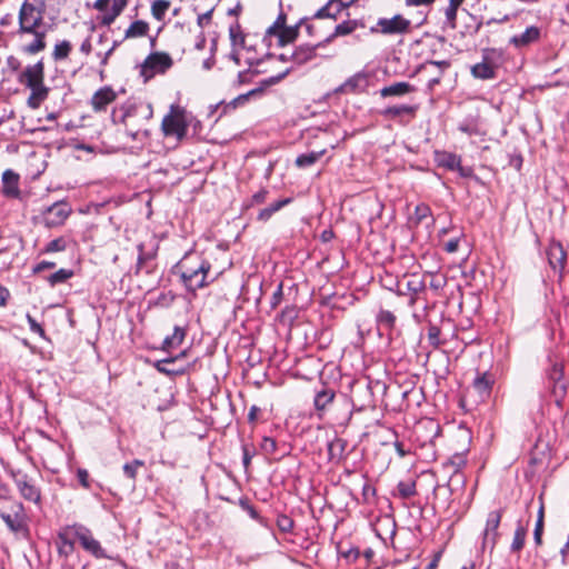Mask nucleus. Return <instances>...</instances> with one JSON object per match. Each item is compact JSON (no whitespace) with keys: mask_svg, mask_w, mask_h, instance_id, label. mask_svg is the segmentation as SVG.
Here are the masks:
<instances>
[{"mask_svg":"<svg viewBox=\"0 0 569 569\" xmlns=\"http://www.w3.org/2000/svg\"><path fill=\"white\" fill-rule=\"evenodd\" d=\"M122 43V40H114L111 47L106 52H97V57L100 59L99 76L101 80L104 78V67L109 63L110 57L113 54L116 49Z\"/></svg>","mask_w":569,"mask_h":569,"instance_id":"42","label":"nucleus"},{"mask_svg":"<svg viewBox=\"0 0 569 569\" xmlns=\"http://www.w3.org/2000/svg\"><path fill=\"white\" fill-rule=\"evenodd\" d=\"M33 36V40L23 47V52L28 54H36L46 49V31H36V33H30Z\"/></svg>","mask_w":569,"mask_h":569,"instance_id":"27","label":"nucleus"},{"mask_svg":"<svg viewBox=\"0 0 569 569\" xmlns=\"http://www.w3.org/2000/svg\"><path fill=\"white\" fill-rule=\"evenodd\" d=\"M186 335V328L176 326L173 333L164 338L162 342V349L169 351L172 348L179 347L183 342Z\"/></svg>","mask_w":569,"mask_h":569,"instance_id":"28","label":"nucleus"},{"mask_svg":"<svg viewBox=\"0 0 569 569\" xmlns=\"http://www.w3.org/2000/svg\"><path fill=\"white\" fill-rule=\"evenodd\" d=\"M170 4L169 0H154L151 3L152 17L158 21H162L167 10L170 8Z\"/></svg>","mask_w":569,"mask_h":569,"instance_id":"43","label":"nucleus"},{"mask_svg":"<svg viewBox=\"0 0 569 569\" xmlns=\"http://www.w3.org/2000/svg\"><path fill=\"white\" fill-rule=\"evenodd\" d=\"M137 249H138L139 254H138V259H137L136 273H139L140 270L148 267V262H150L151 260H153L156 258L158 247L156 246L150 250H146L144 244L139 243Z\"/></svg>","mask_w":569,"mask_h":569,"instance_id":"30","label":"nucleus"},{"mask_svg":"<svg viewBox=\"0 0 569 569\" xmlns=\"http://www.w3.org/2000/svg\"><path fill=\"white\" fill-rule=\"evenodd\" d=\"M73 536L79 540L81 547L93 557L98 559L108 558L100 542L93 538L90 529L87 527L82 525H73Z\"/></svg>","mask_w":569,"mask_h":569,"instance_id":"11","label":"nucleus"},{"mask_svg":"<svg viewBox=\"0 0 569 569\" xmlns=\"http://www.w3.org/2000/svg\"><path fill=\"white\" fill-rule=\"evenodd\" d=\"M291 202V198H284L281 200H278L270 206L266 207L264 209L260 210L258 213L257 219L259 221H268L276 212H278L280 209H282L284 206L289 204Z\"/></svg>","mask_w":569,"mask_h":569,"instance_id":"33","label":"nucleus"},{"mask_svg":"<svg viewBox=\"0 0 569 569\" xmlns=\"http://www.w3.org/2000/svg\"><path fill=\"white\" fill-rule=\"evenodd\" d=\"M495 377L489 372L479 373L472 383L473 389L478 392L481 400L487 399L492 390Z\"/></svg>","mask_w":569,"mask_h":569,"instance_id":"21","label":"nucleus"},{"mask_svg":"<svg viewBox=\"0 0 569 569\" xmlns=\"http://www.w3.org/2000/svg\"><path fill=\"white\" fill-rule=\"evenodd\" d=\"M347 442L341 438H336L328 443V455L330 460H339L342 458Z\"/></svg>","mask_w":569,"mask_h":569,"instance_id":"39","label":"nucleus"},{"mask_svg":"<svg viewBox=\"0 0 569 569\" xmlns=\"http://www.w3.org/2000/svg\"><path fill=\"white\" fill-rule=\"evenodd\" d=\"M295 526L293 520L287 515H279L277 518V527L281 532L289 533Z\"/></svg>","mask_w":569,"mask_h":569,"instance_id":"54","label":"nucleus"},{"mask_svg":"<svg viewBox=\"0 0 569 569\" xmlns=\"http://www.w3.org/2000/svg\"><path fill=\"white\" fill-rule=\"evenodd\" d=\"M376 320L379 328L388 331L392 330L396 325V316L389 310L381 309L378 312Z\"/></svg>","mask_w":569,"mask_h":569,"instance_id":"40","label":"nucleus"},{"mask_svg":"<svg viewBox=\"0 0 569 569\" xmlns=\"http://www.w3.org/2000/svg\"><path fill=\"white\" fill-rule=\"evenodd\" d=\"M336 398V392L331 388L323 387L321 390L317 391L313 398V406L317 410V415L319 418L322 417V413L329 408V406L333 402Z\"/></svg>","mask_w":569,"mask_h":569,"instance_id":"20","label":"nucleus"},{"mask_svg":"<svg viewBox=\"0 0 569 569\" xmlns=\"http://www.w3.org/2000/svg\"><path fill=\"white\" fill-rule=\"evenodd\" d=\"M543 526L545 525L541 520L536 521V526H535V530H533V540H535L536 546L542 545Z\"/></svg>","mask_w":569,"mask_h":569,"instance_id":"64","label":"nucleus"},{"mask_svg":"<svg viewBox=\"0 0 569 569\" xmlns=\"http://www.w3.org/2000/svg\"><path fill=\"white\" fill-rule=\"evenodd\" d=\"M46 13L44 0H24L19 9V34L36 33L41 31Z\"/></svg>","mask_w":569,"mask_h":569,"instance_id":"4","label":"nucleus"},{"mask_svg":"<svg viewBox=\"0 0 569 569\" xmlns=\"http://www.w3.org/2000/svg\"><path fill=\"white\" fill-rule=\"evenodd\" d=\"M428 66H436L440 69L439 73L442 74L445 70H447L450 67V62L447 60H429L426 61L423 64L420 66V69H426Z\"/></svg>","mask_w":569,"mask_h":569,"instance_id":"63","label":"nucleus"},{"mask_svg":"<svg viewBox=\"0 0 569 569\" xmlns=\"http://www.w3.org/2000/svg\"><path fill=\"white\" fill-rule=\"evenodd\" d=\"M19 82L31 90L27 100L29 108L36 110L48 98L50 89L44 84V63L42 60L24 68Z\"/></svg>","mask_w":569,"mask_h":569,"instance_id":"2","label":"nucleus"},{"mask_svg":"<svg viewBox=\"0 0 569 569\" xmlns=\"http://www.w3.org/2000/svg\"><path fill=\"white\" fill-rule=\"evenodd\" d=\"M399 496L402 499H409L417 493L415 481H400L397 486Z\"/></svg>","mask_w":569,"mask_h":569,"instance_id":"48","label":"nucleus"},{"mask_svg":"<svg viewBox=\"0 0 569 569\" xmlns=\"http://www.w3.org/2000/svg\"><path fill=\"white\" fill-rule=\"evenodd\" d=\"M426 289L427 287L423 278L417 273H413L407 280L405 289H401L400 287L398 288L397 295L406 296L407 293H409L410 299L408 301V305L410 307H413L418 302V300L421 299V295L426 292Z\"/></svg>","mask_w":569,"mask_h":569,"instance_id":"14","label":"nucleus"},{"mask_svg":"<svg viewBox=\"0 0 569 569\" xmlns=\"http://www.w3.org/2000/svg\"><path fill=\"white\" fill-rule=\"evenodd\" d=\"M116 92L110 87L99 89L91 99V106L96 111H102L116 100Z\"/></svg>","mask_w":569,"mask_h":569,"instance_id":"22","label":"nucleus"},{"mask_svg":"<svg viewBox=\"0 0 569 569\" xmlns=\"http://www.w3.org/2000/svg\"><path fill=\"white\" fill-rule=\"evenodd\" d=\"M465 453H455L443 465L445 468L451 469L452 473H457L466 465Z\"/></svg>","mask_w":569,"mask_h":569,"instance_id":"47","label":"nucleus"},{"mask_svg":"<svg viewBox=\"0 0 569 569\" xmlns=\"http://www.w3.org/2000/svg\"><path fill=\"white\" fill-rule=\"evenodd\" d=\"M358 27L356 20L343 21L336 26L333 33L327 37L323 42L326 44L330 43L336 37L347 36L352 33Z\"/></svg>","mask_w":569,"mask_h":569,"instance_id":"31","label":"nucleus"},{"mask_svg":"<svg viewBox=\"0 0 569 569\" xmlns=\"http://www.w3.org/2000/svg\"><path fill=\"white\" fill-rule=\"evenodd\" d=\"M436 160L440 167L449 170H456V168L461 163V158L459 156L447 151L438 152L436 154Z\"/></svg>","mask_w":569,"mask_h":569,"instance_id":"32","label":"nucleus"},{"mask_svg":"<svg viewBox=\"0 0 569 569\" xmlns=\"http://www.w3.org/2000/svg\"><path fill=\"white\" fill-rule=\"evenodd\" d=\"M0 518L11 532L23 538L29 536L28 516L21 502L14 501L8 510H0Z\"/></svg>","mask_w":569,"mask_h":569,"instance_id":"5","label":"nucleus"},{"mask_svg":"<svg viewBox=\"0 0 569 569\" xmlns=\"http://www.w3.org/2000/svg\"><path fill=\"white\" fill-rule=\"evenodd\" d=\"M431 216V209L428 204L420 203L415 208V223L420 224L425 219Z\"/></svg>","mask_w":569,"mask_h":569,"instance_id":"52","label":"nucleus"},{"mask_svg":"<svg viewBox=\"0 0 569 569\" xmlns=\"http://www.w3.org/2000/svg\"><path fill=\"white\" fill-rule=\"evenodd\" d=\"M440 333H441V330L438 326L432 325V323L429 326L428 341H429V345L432 346L433 348H438L440 345H442V341L440 340Z\"/></svg>","mask_w":569,"mask_h":569,"instance_id":"53","label":"nucleus"},{"mask_svg":"<svg viewBox=\"0 0 569 569\" xmlns=\"http://www.w3.org/2000/svg\"><path fill=\"white\" fill-rule=\"evenodd\" d=\"M541 38V29L536 26H530L519 34H515L510 38L509 43L516 49H523L533 43H537Z\"/></svg>","mask_w":569,"mask_h":569,"instance_id":"16","label":"nucleus"},{"mask_svg":"<svg viewBox=\"0 0 569 569\" xmlns=\"http://www.w3.org/2000/svg\"><path fill=\"white\" fill-rule=\"evenodd\" d=\"M153 111L150 104H130L122 107L119 111L113 110L112 121L121 123L126 128V133L132 140L148 139L150 130L146 127L152 118Z\"/></svg>","mask_w":569,"mask_h":569,"instance_id":"1","label":"nucleus"},{"mask_svg":"<svg viewBox=\"0 0 569 569\" xmlns=\"http://www.w3.org/2000/svg\"><path fill=\"white\" fill-rule=\"evenodd\" d=\"M527 531V527L519 521L510 546L511 552H520L522 550L526 542Z\"/></svg>","mask_w":569,"mask_h":569,"instance_id":"36","label":"nucleus"},{"mask_svg":"<svg viewBox=\"0 0 569 569\" xmlns=\"http://www.w3.org/2000/svg\"><path fill=\"white\" fill-rule=\"evenodd\" d=\"M465 0H449V4L445 10V24L450 29L457 27V11Z\"/></svg>","mask_w":569,"mask_h":569,"instance_id":"35","label":"nucleus"},{"mask_svg":"<svg viewBox=\"0 0 569 569\" xmlns=\"http://www.w3.org/2000/svg\"><path fill=\"white\" fill-rule=\"evenodd\" d=\"M10 473L20 495L28 501L39 503L41 500V492L34 485L33 480L20 470H11Z\"/></svg>","mask_w":569,"mask_h":569,"instance_id":"12","label":"nucleus"},{"mask_svg":"<svg viewBox=\"0 0 569 569\" xmlns=\"http://www.w3.org/2000/svg\"><path fill=\"white\" fill-rule=\"evenodd\" d=\"M269 194V191L267 189H260L258 192H256L249 200V202L246 204L247 208L253 207L256 204H261L267 200V197Z\"/></svg>","mask_w":569,"mask_h":569,"instance_id":"59","label":"nucleus"},{"mask_svg":"<svg viewBox=\"0 0 569 569\" xmlns=\"http://www.w3.org/2000/svg\"><path fill=\"white\" fill-rule=\"evenodd\" d=\"M415 91V88L408 82H397L390 86L383 87L380 90L381 97H391V96H403Z\"/></svg>","mask_w":569,"mask_h":569,"instance_id":"29","label":"nucleus"},{"mask_svg":"<svg viewBox=\"0 0 569 569\" xmlns=\"http://www.w3.org/2000/svg\"><path fill=\"white\" fill-rule=\"evenodd\" d=\"M547 383L550 396L553 398L557 407L562 408L567 395L568 383L563 379V368L559 363H553L547 372Z\"/></svg>","mask_w":569,"mask_h":569,"instance_id":"7","label":"nucleus"},{"mask_svg":"<svg viewBox=\"0 0 569 569\" xmlns=\"http://www.w3.org/2000/svg\"><path fill=\"white\" fill-rule=\"evenodd\" d=\"M71 50L72 46L70 41L62 40L60 42H57L52 51V59L54 61L66 60L70 56Z\"/></svg>","mask_w":569,"mask_h":569,"instance_id":"41","label":"nucleus"},{"mask_svg":"<svg viewBox=\"0 0 569 569\" xmlns=\"http://www.w3.org/2000/svg\"><path fill=\"white\" fill-rule=\"evenodd\" d=\"M73 538V526L67 527L60 531L58 535L59 552L64 555L72 552L74 549Z\"/></svg>","mask_w":569,"mask_h":569,"instance_id":"25","label":"nucleus"},{"mask_svg":"<svg viewBox=\"0 0 569 569\" xmlns=\"http://www.w3.org/2000/svg\"><path fill=\"white\" fill-rule=\"evenodd\" d=\"M325 152H326V150H321V151H311L308 153L299 154L296 158L295 163L298 168L310 167V166L315 164L325 154Z\"/></svg>","mask_w":569,"mask_h":569,"instance_id":"38","label":"nucleus"},{"mask_svg":"<svg viewBox=\"0 0 569 569\" xmlns=\"http://www.w3.org/2000/svg\"><path fill=\"white\" fill-rule=\"evenodd\" d=\"M368 87V77L363 72H358L348 78L342 84L335 89L336 93H359Z\"/></svg>","mask_w":569,"mask_h":569,"instance_id":"17","label":"nucleus"},{"mask_svg":"<svg viewBox=\"0 0 569 569\" xmlns=\"http://www.w3.org/2000/svg\"><path fill=\"white\" fill-rule=\"evenodd\" d=\"M547 257L550 267L553 271L558 272L559 278L561 279L567 262V252L561 242L557 240L550 241L547 249Z\"/></svg>","mask_w":569,"mask_h":569,"instance_id":"15","label":"nucleus"},{"mask_svg":"<svg viewBox=\"0 0 569 569\" xmlns=\"http://www.w3.org/2000/svg\"><path fill=\"white\" fill-rule=\"evenodd\" d=\"M173 64L172 58L166 52H152L141 66V74L146 80L151 79L156 73H164Z\"/></svg>","mask_w":569,"mask_h":569,"instance_id":"9","label":"nucleus"},{"mask_svg":"<svg viewBox=\"0 0 569 569\" xmlns=\"http://www.w3.org/2000/svg\"><path fill=\"white\" fill-rule=\"evenodd\" d=\"M27 321L29 323V327H30V330L33 332V333H37L39 335L40 337L44 338L46 333H44V330L43 328L41 327L40 323L37 322V320L31 317L29 313L27 315Z\"/></svg>","mask_w":569,"mask_h":569,"instance_id":"62","label":"nucleus"},{"mask_svg":"<svg viewBox=\"0 0 569 569\" xmlns=\"http://www.w3.org/2000/svg\"><path fill=\"white\" fill-rule=\"evenodd\" d=\"M72 210L68 202L58 201L41 211V223L49 229L64 224Z\"/></svg>","mask_w":569,"mask_h":569,"instance_id":"8","label":"nucleus"},{"mask_svg":"<svg viewBox=\"0 0 569 569\" xmlns=\"http://www.w3.org/2000/svg\"><path fill=\"white\" fill-rule=\"evenodd\" d=\"M458 129L469 136L478 134L479 129L475 119H468L458 126Z\"/></svg>","mask_w":569,"mask_h":569,"instance_id":"55","label":"nucleus"},{"mask_svg":"<svg viewBox=\"0 0 569 569\" xmlns=\"http://www.w3.org/2000/svg\"><path fill=\"white\" fill-rule=\"evenodd\" d=\"M503 510H492L488 513L486 526L482 532V542L481 547L482 549H489L490 551L493 550V548L497 545V541L500 537V533L498 531L501 518H502Z\"/></svg>","mask_w":569,"mask_h":569,"instance_id":"10","label":"nucleus"},{"mask_svg":"<svg viewBox=\"0 0 569 569\" xmlns=\"http://www.w3.org/2000/svg\"><path fill=\"white\" fill-rule=\"evenodd\" d=\"M2 192L10 198H17L19 196V174L12 170H6L2 173Z\"/></svg>","mask_w":569,"mask_h":569,"instance_id":"23","label":"nucleus"},{"mask_svg":"<svg viewBox=\"0 0 569 569\" xmlns=\"http://www.w3.org/2000/svg\"><path fill=\"white\" fill-rule=\"evenodd\" d=\"M144 466V461L134 459L123 466L122 470L124 476L130 479L133 483L137 479L138 469Z\"/></svg>","mask_w":569,"mask_h":569,"instance_id":"46","label":"nucleus"},{"mask_svg":"<svg viewBox=\"0 0 569 569\" xmlns=\"http://www.w3.org/2000/svg\"><path fill=\"white\" fill-rule=\"evenodd\" d=\"M262 93H263L262 87L252 89V90L248 91L247 93L240 94L237 98H234L227 107H231L232 109H236L237 107L243 106L246 102H248L251 97L261 96Z\"/></svg>","mask_w":569,"mask_h":569,"instance_id":"44","label":"nucleus"},{"mask_svg":"<svg viewBox=\"0 0 569 569\" xmlns=\"http://www.w3.org/2000/svg\"><path fill=\"white\" fill-rule=\"evenodd\" d=\"M411 22L401 14H396L392 18H380L377 22V29L382 34H403L409 32Z\"/></svg>","mask_w":569,"mask_h":569,"instance_id":"13","label":"nucleus"},{"mask_svg":"<svg viewBox=\"0 0 569 569\" xmlns=\"http://www.w3.org/2000/svg\"><path fill=\"white\" fill-rule=\"evenodd\" d=\"M161 129L164 136H174L178 140H182L188 130L184 109L171 106L170 112L162 119Z\"/></svg>","mask_w":569,"mask_h":569,"instance_id":"6","label":"nucleus"},{"mask_svg":"<svg viewBox=\"0 0 569 569\" xmlns=\"http://www.w3.org/2000/svg\"><path fill=\"white\" fill-rule=\"evenodd\" d=\"M149 32V23L143 20L132 22L124 32V39H134L147 36Z\"/></svg>","mask_w":569,"mask_h":569,"instance_id":"34","label":"nucleus"},{"mask_svg":"<svg viewBox=\"0 0 569 569\" xmlns=\"http://www.w3.org/2000/svg\"><path fill=\"white\" fill-rule=\"evenodd\" d=\"M261 449L266 455H273L277 450V441L270 437H263Z\"/></svg>","mask_w":569,"mask_h":569,"instance_id":"60","label":"nucleus"},{"mask_svg":"<svg viewBox=\"0 0 569 569\" xmlns=\"http://www.w3.org/2000/svg\"><path fill=\"white\" fill-rule=\"evenodd\" d=\"M471 73L475 78L488 80L495 78V68L492 64L482 61L471 68Z\"/></svg>","mask_w":569,"mask_h":569,"instance_id":"37","label":"nucleus"},{"mask_svg":"<svg viewBox=\"0 0 569 569\" xmlns=\"http://www.w3.org/2000/svg\"><path fill=\"white\" fill-rule=\"evenodd\" d=\"M229 36H230L232 43L243 44L244 36L242 34L241 27L238 22H236L229 27Z\"/></svg>","mask_w":569,"mask_h":569,"instance_id":"56","label":"nucleus"},{"mask_svg":"<svg viewBox=\"0 0 569 569\" xmlns=\"http://www.w3.org/2000/svg\"><path fill=\"white\" fill-rule=\"evenodd\" d=\"M339 555L348 562H355L357 559L360 558L361 552L359 551L358 548L350 547L349 549L345 550L341 547H339Z\"/></svg>","mask_w":569,"mask_h":569,"instance_id":"58","label":"nucleus"},{"mask_svg":"<svg viewBox=\"0 0 569 569\" xmlns=\"http://www.w3.org/2000/svg\"><path fill=\"white\" fill-rule=\"evenodd\" d=\"M341 2L338 0H329L326 6L320 8L313 16L316 19L331 18L337 19L339 13L343 10Z\"/></svg>","mask_w":569,"mask_h":569,"instance_id":"26","label":"nucleus"},{"mask_svg":"<svg viewBox=\"0 0 569 569\" xmlns=\"http://www.w3.org/2000/svg\"><path fill=\"white\" fill-rule=\"evenodd\" d=\"M180 271V278L189 291H197L209 284L207 277L211 269L208 260L199 257H184L177 266Z\"/></svg>","mask_w":569,"mask_h":569,"instance_id":"3","label":"nucleus"},{"mask_svg":"<svg viewBox=\"0 0 569 569\" xmlns=\"http://www.w3.org/2000/svg\"><path fill=\"white\" fill-rule=\"evenodd\" d=\"M187 355V351L180 352L176 357H169L162 360H158L154 363L156 369L167 376H179L183 375L187 371L186 366H178L176 367L174 363L179 361L180 359L184 358Z\"/></svg>","mask_w":569,"mask_h":569,"instance_id":"18","label":"nucleus"},{"mask_svg":"<svg viewBox=\"0 0 569 569\" xmlns=\"http://www.w3.org/2000/svg\"><path fill=\"white\" fill-rule=\"evenodd\" d=\"M67 249V240L64 237L56 238L49 241L42 249L43 253H53L64 251Z\"/></svg>","mask_w":569,"mask_h":569,"instance_id":"49","label":"nucleus"},{"mask_svg":"<svg viewBox=\"0 0 569 569\" xmlns=\"http://www.w3.org/2000/svg\"><path fill=\"white\" fill-rule=\"evenodd\" d=\"M286 27V14L280 13L272 26L267 29V34L276 36Z\"/></svg>","mask_w":569,"mask_h":569,"instance_id":"57","label":"nucleus"},{"mask_svg":"<svg viewBox=\"0 0 569 569\" xmlns=\"http://www.w3.org/2000/svg\"><path fill=\"white\" fill-rule=\"evenodd\" d=\"M299 34L298 27H284L280 32H278L279 43L284 46L287 43L293 42Z\"/></svg>","mask_w":569,"mask_h":569,"instance_id":"45","label":"nucleus"},{"mask_svg":"<svg viewBox=\"0 0 569 569\" xmlns=\"http://www.w3.org/2000/svg\"><path fill=\"white\" fill-rule=\"evenodd\" d=\"M214 11V8H211L210 10H208L207 12L204 13H201L198 16V19H197V24L203 29L204 27L209 26L211 23V19H212V13Z\"/></svg>","mask_w":569,"mask_h":569,"instance_id":"61","label":"nucleus"},{"mask_svg":"<svg viewBox=\"0 0 569 569\" xmlns=\"http://www.w3.org/2000/svg\"><path fill=\"white\" fill-rule=\"evenodd\" d=\"M240 506L244 511L248 512V515L252 519L257 520L260 525L268 527L267 520L263 517H261L256 510V508L252 505H250L247 500H240Z\"/></svg>","mask_w":569,"mask_h":569,"instance_id":"51","label":"nucleus"},{"mask_svg":"<svg viewBox=\"0 0 569 569\" xmlns=\"http://www.w3.org/2000/svg\"><path fill=\"white\" fill-rule=\"evenodd\" d=\"M73 276V271L69 269H60L49 276L48 281L49 283L54 287L58 283L66 282L68 279H70Z\"/></svg>","mask_w":569,"mask_h":569,"instance_id":"50","label":"nucleus"},{"mask_svg":"<svg viewBox=\"0 0 569 569\" xmlns=\"http://www.w3.org/2000/svg\"><path fill=\"white\" fill-rule=\"evenodd\" d=\"M326 43L323 41L318 42L317 44H301L297 47L290 54V60L296 64H305L317 56V49L325 47Z\"/></svg>","mask_w":569,"mask_h":569,"instance_id":"19","label":"nucleus"},{"mask_svg":"<svg viewBox=\"0 0 569 569\" xmlns=\"http://www.w3.org/2000/svg\"><path fill=\"white\" fill-rule=\"evenodd\" d=\"M417 110L418 106L399 104L387 107L386 109L381 110L380 113L381 116L388 119H399L405 116L413 118L416 116Z\"/></svg>","mask_w":569,"mask_h":569,"instance_id":"24","label":"nucleus"}]
</instances>
